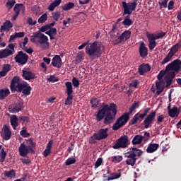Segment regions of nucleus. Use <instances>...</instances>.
Masks as SVG:
<instances>
[{
    "instance_id": "obj_1",
    "label": "nucleus",
    "mask_w": 181,
    "mask_h": 181,
    "mask_svg": "<svg viewBox=\"0 0 181 181\" xmlns=\"http://www.w3.org/2000/svg\"><path fill=\"white\" fill-rule=\"evenodd\" d=\"M117 115V105L112 103L110 105H105L96 115V121H101L105 117L104 124H112Z\"/></svg>"
},
{
    "instance_id": "obj_2",
    "label": "nucleus",
    "mask_w": 181,
    "mask_h": 181,
    "mask_svg": "<svg viewBox=\"0 0 181 181\" xmlns=\"http://www.w3.org/2000/svg\"><path fill=\"white\" fill-rule=\"evenodd\" d=\"M104 52V45L100 42H94L93 43H89L86 48V53L88 54L90 59H97L103 54Z\"/></svg>"
},
{
    "instance_id": "obj_3",
    "label": "nucleus",
    "mask_w": 181,
    "mask_h": 181,
    "mask_svg": "<svg viewBox=\"0 0 181 181\" xmlns=\"http://www.w3.org/2000/svg\"><path fill=\"white\" fill-rule=\"evenodd\" d=\"M30 42L37 45L40 47L46 50V49L49 48V38L47 36L45 35V34L40 32H35L33 33V36H31Z\"/></svg>"
},
{
    "instance_id": "obj_4",
    "label": "nucleus",
    "mask_w": 181,
    "mask_h": 181,
    "mask_svg": "<svg viewBox=\"0 0 181 181\" xmlns=\"http://www.w3.org/2000/svg\"><path fill=\"white\" fill-rule=\"evenodd\" d=\"M144 151L136 148H130L127 150V152L124 153V158H127L126 160L127 165L134 166L136 162L137 158L142 156Z\"/></svg>"
},
{
    "instance_id": "obj_5",
    "label": "nucleus",
    "mask_w": 181,
    "mask_h": 181,
    "mask_svg": "<svg viewBox=\"0 0 181 181\" xmlns=\"http://www.w3.org/2000/svg\"><path fill=\"white\" fill-rule=\"evenodd\" d=\"M108 136V128L100 129L98 133H94L89 139V144H95L97 141H102Z\"/></svg>"
},
{
    "instance_id": "obj_6",
    "label": "nucleus",
    "mask_w": 181,
    "mask_h": 181,
    "mask_svg": "<svg viewBox=\"0 0 181 181\" xmlns=\"http://www.w3.org/2000/svg\"><path fill=\"white\" fill-rule=\"evenodd\" d=\"M26 86H28V83H19V77L15 76L11 81L10 88L11 91H18V93H21L25 89Z\"/></svg>"
},
{
    "instance_id": "obj_7",
    "label": "nucleus",
    "mask_w": 181,
    "mask_h": 181,
    "mask_svg": "<svg viewBox=\"0 0 181 181\" xmlns=\"http://www.w3.org/2000/svg\"><path fill=\"white\" fill-rule=\"evenodd\" d=\"M129 120V113H124L114 124L112 127L113 131H118L121 127H124Z\"/></svg>"
},
{
    "instance_id": "obj_8",
    "label": "nucleus",
    "mask_w": 181,
    "mask_h": 181,
    "mask_svg": "<svg viewBox=\"0 0 181 181\" xmlns=\"http://www.w3.org/2000/svg\"><path fill=\"white\" fill-rule=\"evenodd\" d=\"M180 59H175L167 65L165 68L166 73H173L174 74L175 73H179L180 71Z\"/></svg>"
},
{
    "instance_id": "obj_9",
    "label": "nucleus",
    "mask_w": 181,
    "mask_h": 181,
    "mask_svg": "<svg viewBox=\"0 0 181 181\" xmlns=\"http://www.w3.org/2000/svg\"><path fill=\"white\" fill-rule=\"evenodd\" d=\"M128 142H129V138L127 135L120 136L113 146L114 149L125 148H128Z\"/></svg>"
},
{
    "instance_id": "obj_10",
    "label": "nucleus",
    "mask_w": 181,
    "mask_h": 181,
    "mask_svg": "<svg viewBox=\"0 0 181 181\" xmlns=\"http://www.w3.org/2000/svg\"><path fill=\"white\" fill-rule=\"evenodd\" d=\"M122 4L124 8V15H131L136 8V2L127 3L123 1Z\"/></svg>"
},
{
    "instance_id": "obj_11",
    "label": "nucleus",
    "mask_w": 181,
    "mask_h": 181,
    "mask_svg": "<svg viewBox=\"0 0 181 181\" xmlns=\"http://www.w3.org/2000/svg\"><path fill=\"white\" fill-rule=\"evenodd\" d=\"M129 37H131V31L126 30L119 37L112 36V40L115 42V43H121L122 42H124V40H128Z\"/></svg>"
},
{
    "instance_id": "obj_12",
    "label": "nucleus",
    "mask_w": 181,
    "mask_h": 181,
    "mask_svg": "<svg viewBox=\"0 0 181 181\" xmlns=\"http://www.w3.org/2000/svg\"><path fill=\"white\" fill-rule=\"evenodd\" d=\"M28 59H29V56L23 52L20 51L18 52V54L14 57L16 63H18L19 64H26L28 63Z\"/></svg>"
},
{
    "instance_id": "obj_13",
    "label": "nucleus",
    "mask_w": 181,
    "mask_h": 181,
    "mask_svg": "<svg viewBox=\"0 0 181 181\" xmlns=\"http://www.w3.org/2000/svg\"><path fill=\"white\" fill-rule=\"evenodd\" d=\"M156 117V112L152 111L150 114H148L144 121V128H149L152 127V124H153V121H155V117Z\"/></svg>"
},
{
    "instance_id": "obj_14",
    "label": "nucleus",
    "mask_w": 181,
    "mask_h": 181,
    "mask_svg": "<svg viewBox=\"0 0 181 181\" xmlns=\"http://www.w3.org/2000/svg\"><path fill=\"white\" fill-rule=\"evenodd\" d=\"M1 135L5 141H9L11 136H12V132L9 127L4 125L1 129Z\"/></svg>"
},
{
    "instance_id": "obj_15",
    "label": "nucleus",
    "mask_w": 181,
    "mask_h": 181,
    "mask_svg": "<svg viewBox=\"0 0 181 181\" xmlns=\"http://www.w3.org/2000/svg\"><path fill=\"white\" fill-rule=\"evenodd\" d=\"M30 151H32L30 149V147L26 146L25 143H22L18 147L19 155L23 158H25V156H28V154L29 153V152H30Z\"/></svg>"
},
{
    "instance_id": "obj_16",
    "label": "nucleus",
    "mask_w": 181,
    "mask_h": 181,
    "mask_svg": "<svg viewBox=\"0 0 181 181\" xmlns=\"http://www.w3.org/2000/svg\"><path fill=\"white\" fill-rule=\"evenodd\" d=\"M10 107V112H12V114H16V112L22 111L23 108V103H22V102L18 101L16 103L11 105Z\"/></svg>"
},
{
    "instance_id": "obj_17",
    "label": "nucleus",
    "mask_w": 181,
    "mask_h": 181,
    "mask_svg": "<svg viewBox=\"0 0 181 181\" xmlns=\"http://www.w3.org/2000/svg\"><path fill=\"white\" fill-rule=\"evenodd\" d=\"M22 73L24 80H35V73L30 71V69H24L22 70Z\"/></svg>"
},
{
    "instance_id": "obj_18",
    "label": "nucleus",
    "mask_w": 181,
    "mask_h": 181,
    "mask_svg": "<svg viewBox=\"0 0 181 181\" xmlns=\"http://www.w3.org/2000/svg\"><path fill=\"white\" fill-rule=\"evenodd\" d=\"M146 35L148 40V48L150 50H153V48L156 47V40L149 33H146Z\"/></svg>"
},
{
    "instance_id": "obj_19",
    "label": "nucleus",
    "mask_w": 181,
    "mask_h": 181,
    "mask_svg": "<svg viewBox=\"0 0 181 181\" xmlns=\"http://www.w3.org/2000/svg\"><path fill=\"white\" fill-rule=\"evenodd\" d=\"M62 58L59 55H55L52 59V65L57 69L62 68Z\"/></svg>"
},
{
    "instance_id": "obj_20",
    "label": "nucleus",
    "mask_w": 181,
    "mask_h": 181,
    "mask_svg": "<svg viewBox=\"0 0 181 181\" xmlns=\"http://www.w3.org/2000/svg\"><path fill=\"white\" fill-rule=\"evenodd\" d=\"M156 95H159L163 90H165V81H158L156 83Z\"/></svg>"
},
{
    "instance_id": "obj_21",
    "label": "nucleus",
    "mask_w": 181,
    "mask_h": 181,
    "mask_svg": "<svg viewBox=\"0 0 181 181\" xmlns=\"http://www.w3.org/2000/svg\"><path fill=\"white\" fill-rule=\"evenodd\" d=\"M13 11L15 13H20L21 11L23 13V15H25V13L26 12V7L23 4H16L13 8Z\"/></svg>"
},
{
    "instance_id": "obj_22",
    "label": "nucleus",
    "mask_w": 181,
    "mask_h": 181,
    "mask_svg": "<svg viewBox=\"0 0 181 181\" xmlns=\"http://www.w3.org/2000/svg\"><path fill=\"white\" fill-rule=\"evenodd\" d=\"M180 113V111L176 106H174L171 110L168 111V115L171 118H177Z\"/></svg>"
},
{
    "instance_id": "obj_23",
    "label": "nucleus",
    "mask_w": 181,
    "mask_h": 181,
    "mask_svg": "<svg viewBox=\"0 0 181 181\" xmlns=\"http://www.w3.org/2000/svg\"><path fill=\"white\" fill-rule=\"evenodd\" d=\"M139 53L141 57H146L148 56V48L146 47L144 42L140 43Z\"/></svg>"
},
{
    "instance_id": "obj_24",
    "label": "nucleus",
    "mask_w": 181,
    "mask_h": 181,
    "mask_svg": "<svg viewBox=\"0 0 181 181\" xmlns=\"http://www.w3.org/2000/svg\"><path fill=\"white\" fill-rule=\"evenodd\" d=\"M149 70H151V66H149L148 64H141L139 67V73L141 76L145 73H148Z\"/></svg>"
},
{
    "instance_id": "obj_25",
    "label": "nucleus",
    "mask_w": 181,
    "mask_h": 181,
    "mask_svg": "<svg viewBox=\"0 0 181 181\" xmlns=\"http://www.w3.org/2000/svg\"><path fill=\"white\" fill-rule=\"evenodd\" d=\"M10 122L13 129H16V127L19 125V119L15 115L10 117Z\"/></svg>"
},
{
    "instance_id": "obj_26",
    "label": "nucleus",
    "mask_w": 181,
    "mask_h": 181,
    "mask_svg": "<svg viewBox=\"0 0 181 181\" xmlns=\"http://www.w3.org/2000/svg\"><path fill=\"white\" fill-rule=\"evenodd\" d=\"M158 148H159V144H150L146 148V152L147 153H153V152L158 151Z\"/></svg>"
},
{
    "instance_id": "obj_27",
    "label": "nucleus",
    "mask_w": 181,
    "mask_h": 181,
    "mask_svg": "<svg viewBox=\"0 0 181 181\" xmlns=\"http://www.w3.org/2000/svg\"><path fill=\"white\" fill-rule=\"evenodd\" d=\"M61 4L62 0H54L49 5L47 9L49 11V12H53V11H54V9H56V8H57V6H59V5Z\"/></svg>"
},
{
    "instance_id": "obj_28",
    "label": "nucleus",
    "mask_w": 181,
    "mask_h": 181,
    "mask_svg": "<svg viewBox=\"0 0 181 181\" xmlns=\"http://www.w3.org/2000/svg\"><path fill=\"white\" fill-rule=\"evenodd\" d=\"M142 141H144V136L137 134L133 138L132 144V145H141Z\"/></svg>"
},
{
    "instance_id": "obj_29",
    "label": "nucleus",
    "mask_w": 181,
    "mask_h": 181,
    "mask_svg": "<svg viewBox=\"0 0 181 181\" xmlns=\"http://www.w3.org/2000/svg\"><path fill=\"white\" fill-rule=\"evenodd\" d=\"M13 25L12 23L9 21H6L3 25H1V32H9V30L11 29V28H13Z\"/></svg>"
},
{
    "instance_id": "obj_30",
    "label": "nucleus",
    "mask_w": 181,
    "mask_h": 181,
    "mask_svg": "<svg viewBox=\"0 0 181 181\" xmlns=\"http://www.w3.org/2000/svg\"><path fill=\"white\" fill-rule=\"evenodd\" d=\"M12 54V51H10L9 49H2L0 51V59H5Z\"/></svg>"
},
{
    "instance_id": "obj_31",
    "label": "nucleus",
    "mask_w": 181,
    "mask_h": 181,
    "mask_svg": "<svg viewBox=\"0 0 181 181\" xmlns=\"http://www.w3.org/2000/svg\"><path fill=\"white\" fill-rule=\"evenodd\" d=\"M180 44L177 43L175 45H173L170 52H168L171 56L174 57L175 54H176V53H177V52H179V49H180Z\"/></svg>"
},
{
    "instance_id": "obj_32",
    "label": "nucleus",
    "mask_w": 181,
    "mask_h": 181,
    "mask_svg": "<svg viewBox=\"0 0 181 181\" xmlns=\"http://www.w3.org/2000/svg\"><path fill=\"white\" fill-rule=\"evenodd\" d=\"M11 94V91L8 88L0 90V100H5L8 95Z\"/></svg>"
},
{
    "instance_id": "obj_33",
    "label": "nucleus",
    "mask_w": 181,
    "mask_h": 181,
    "mask_svg": "<svg viewBox=\"0 0 181 181\" xmlns=\"http://www.w3.org/2000/svg\"><path fill=\"white\" fill-rule=\"evenodd\" d=\"M67 95H73V84L70 81L65 83Z\"/></svg>"
},
{
    "instance_id": "obj_34",
    "label": "nucleus",
    "mask_w": 181,
    "mask_h": 181,
    "mask_svg": "<svg viewBox=\"0 0 181 181\" xmlns=\"http://www.w3.org/2000/svg\"><path fill=\"white\" fill-rule=\"evenodd\" d=\"M5 158H6V151H5V148L0 146V162L4 163L5 161Z\"/></svg>"
},
{
    "instance_id": "obj_35",
    "label": "nucleus",
    "mask_w": 181,
    "mask_h": 181,
    "mask_svg": "<svg viewBox=\"0 0 181 181\" xmlns=\"http://www.w3.org/2000/svg\"><path fill=\"white\" fill-rule=\"evenodd\" d=\"M175 78V74L170 73V76L165 77V81H166V87H169L170 84H172V82L173 81V78Z\"/></svg>"
},
{
    "instance_id": "obj_36",
    "label": "nucleus",
    "mask_w": 181,
    "mask_h": 181,
    "mask_svg": "<svg viewBox=\"0 0 181 181\" xmlns=\"http://www.w3.org/2000/svg\"><path fill=\"white\" fill-rule=\"evenodd\" d=\"M45 33L48 35L51 39H54L52 36H54L56 33H57V30L54 28H49Z\"/></svg>"
},
{
    "instance_id": "obj_37",
    "label": "nucleus",
    "mask_w": 181,
    "mask_h": 181,
    "mask_svg": "<svg viewBox=\"0 0 181 181\" xmlns=\"http://www.w3.org/2000/svg\"><path fill=\"white\" fill-rule=\"evenodd\" d=\"M16 175V173L13 170H11L10 171H7L4 173V176L6 177H8V179H13L15 176Z\"/></svg>"
},
{
    "instance_id": "obj_38",
    "label": "nucleus",
    "mask_w": 181,
    "mask_h": 181,
    "mask_svg": "<svg viewBox=\"0 0 181 181\" xmlns=\"http://www.w3.org/2000/svg\"><path fill=\"white\" fill-rule=\"evenodd\" d=\"M73 8H74V3L69 2L65 4L62 7V9L63 11H70V9H73Z\"/></svg>"
},
{
    "instance_id": "obj_39",
    "label": "nucleus",
    "mask_w": 181,
    "mask_h": 181,
    "mask_svg": "<svg viewBox=\"0 0 181 181\" xmlns=\"http://www.w3.org/2000/svg\"><path fill=\"white\" fill-rule=\"evenodd\" d=\"M173 57V55H171L169 52L167 54V56L163 59L161 62V64H166V63H169L170 60H172V58Z\"/></svg>"
},
{
    "instance_id": "obj_40",
    "label": "nucleus",
    "mask_w": 181,
    "mask_h": 181,
    "mask_svg": "<svg viewBox=\"0 0 181 181\" xmlns=\"http://www.w3.org/2000/svg\"><path fill=\"white\" fill-rule=\"evenodd\" d=\"M124 26H131L132 25V20L129 18V16H127L122 22Z\"/></svg>"
},
{
    "instance_id": "obj_41",
    "label": "nucleus",
    "mask_w": 181,
    "mask_h": 181,
    "mask_svg": "<svg viewBox=\"0 0 181 181\" xmlns=\"http://www.w3.org/2000/svg\"><path fill=\"white\" fill-rule=\"evenodd\" d=\"M150 35L156 40H158V39H162V37H163L165 35H166V33H159L156 35L155 34H151Z\"/></svg>"
},
{
    "instance_id": "obj_42",
    "label": "nucleus",
    "mask_w": 181,
    "mask_h": 181,
    "mask_svg": "<svg viewBox=\"0 0 181 181\" xmlns=\"http://www.w3.org/2000/svg\"><path fill=\"white\" fill-rule=\"evenodd\" d=\"M30 90H32V88L30 87V86H29V84H28L27 86H25L24 89H23L22 93L25 95H29V94H30Z\"/></svg>"
},
{
    "instance_id": "obj_43",
    "label": "nucleus",
    "mask_w": 181,
    "mask_h": 181,
    "mask_svg": "<svg viewBox=\"0 0 181 181\" xmlns=\"http://www.w3.org/2000/svg\"><path fill=\"white\" fill-rule=\"evenodd\" d=\"M73 103V95H67V98L65 100V105H71Z\"/></svg>"
},
{
    "instance_id": "obj_44",
    "label": "nucleus",
    "mask_w": 181,
    "mask_h": 181,
    "mask_svg": "<svg viewBox=\"0 0 181 181\" xmlns=\"http://www.w3.org/2000/svg\"><path fill=\"white\" fill-rule=\"evenodd\" d=\"M27 144H28V147L30 148V150L33 151V148H35V147L36 146V144H35V142H33V140L32 139H29L27 141Z\"/></svg>"
},
{
    "instance_id": "obj_45",
    "label": "nucleus",
    "mask_w": 181,
    "mask_h": 181,
    "mask_svg": "<svg viewBox=\"0 0 181 181\" xmlns=\"http://www.w3.org/2000/svg\"><path fill=\"white\" fill-rule=\"evenodd\" d=\"M47 21V14L44 13L38 18V23H45Z\"/></svg>"
},
{
    "instance_id": "obj_46",
    "label": "nucleus",
    "mask_w": 181,
    "mask_h": 181,
    "mask_svg": "<svg viewBox=\"0 0 181 181\" xmlns=\"http://www.w3.org/2000/svg\"><path fill=\"white\" fill-rule=\"evenodd\" d=\"M81 60H84V52L81 51L78 53L76 56V61L80 62Z\"/></svg>"
},
{
    "instance_id": "obj_47",
    "label": "nucleus",
    "mask_w": 181,
    "mask_h": 181,
    "mask_svg": "<svg viewBox=\"0 0 181 181\" xmlns=\"http://www.w3.org/2000/svg\"><path fill=\"white\" fill-rule=\"evenodd\" d=\"M16 4V1L15 0H8L6 4V8L8 9H12L13 8V5Z\"/></svg>"
},
{
    "instance_id": "obj_48",
    "label": "nucleus",
    "mask_w": 181,
    "mask_h": 181,
    "mask_svg": "<svg viewBox=\"0 0 181 181\" xmlns=\"http://www.w3.org/2000/svg\"><path fill=\"white\" fill-rule=\"evenodd\" d=\"M74 163H76V158H69L65 162V165L66 166H70V165H73Z\"/></svg>"
},
{
    "instance_id": "obj_49",
    "label": "nucleus",
    "mask_w": 181,
    "mask_h": 181,
    "mask_svg": "<svg viewBox=\"0 0 181 181\" xmlns=\"http://www.w3.org/2000/svg\"><path fill=\"white\" fill-rule=\"evenodd\" d=\"M100 100L98 98H93L90 100V103L92 105L93 108H97V105H98Z\"/></svg>"
},
{
    "instance_id": "obj_50",
    "label": "nucleus",
    "mask_w": 181,
    "mask_h": 181,
    "mask_svg": "<svg viewBox=\"0 0 181 181\" xmlns=\"http://www.w3.org/2000/svg\"><path fill=\"white\" fill-rule=\"evenodd\" d=\"M47 81H49V83H56L59 81V78H56L54 75L49 76V78H47Z\"/></svg>"
},
{
    "instance_id": "obj_51",
    "label": "nucleus",
    "mask_w": 181,
    "mask_h": 181,
    "mask_svg": "<svg viewBox=\"0 0 181 181\" xmlns=\"http://www.w3.org/2000/svg\"><path fill=\"white\" fill-rule=\"evenodd\" d=\"M72 84H73L74 87H76V88H78V87L80 86V81H78V79H77V78L73 77Z\"/></svg>"
},
{
    "instance_id": "obj_52",
    "label": "nucleus",
    "mask_w": 181,
    "mask_h": 181,
    "mask_svg": "<svg viewBox=\"0 0 181 181\" xmlns=\"http://www.w3.org/2000/svg\"><path fill=\"white\" fill-rule=\"evenodd\" d=\"M52 15L53 19H54L56 21V22H57L59 21V19L60 18V12H59V11L53 12L52 13Z\"/></svg>"
},
{
    "instance_id": "obj_53",
    "label": "nucleus",
    "mask_w": 181,
    "mask_h": 181,
    "mask_svg": "<svg viewBox=\"0 0 181 181\" xmlns=\"http://www.w3.org/2000/svg\"><path fill=\"white\" fill-rule=\"evenodd\" d=\"M138 119H139L138 114H136L130 121V125H135L138 122Z\"/></svg>"
},
{
    "instance_id": "obj_54",
    "label": "nucleus",
    "mask_w": 181,
    "mask_h": 181,
    "mask_svg": "<svg viewBox=\"0 0 181 181\" xmlns=\"http://www.w3.org/2000/svg\"><path fill=\"white\" fill-rule=\"evenodd\" d=\"M27 22L28 25H30L31 26H33L34 25H36V23H37V21L36 20L33 21V18H32L31 17L28 18Z\"/></svg>"
},
{
    "instance_id": "obj_55",
    "label": "nucleus",
    "mask_w": 181,
    "mask_h": 181,
    "mask_svg": "<svg viewBox=\"0 0 181 181\" xmlns=\"http://www.w3.org/2000/svg\"><path fill=\"white\" fill-rule=\"evenodd\" d=\"M121 160H122V156H116L112 159V162L115 163H119V162H121Z\"/></svg>"
},
{
    "instance_id": "obj_56",
    "label": "nucleus",
    "mask_w": 181,
    "mask_h": 181,
    "mask_svg": "<svg viewBox=\"0 0 181 181\" xmlns=\"http://www.w3.org/2000/svg\"><path fill=\"white\" fill-rule=\"evenodd\" d=\"M121 177L120 174H113L112 176L108 177L107 180H114V179H119Z\"/></svg>"
},
{
    "instance_id": "obj_57",
    "label": "nucleus",
    "mask_w": 181,
    "mask_h": 181,
    "mask_svg": "<svg viewBox=\"0 0 181 181\" xmlns=\"http://www.w3.org/2000/svg\"><path fill=\"white\" fill-rule=\"evenodd\" d=\"M101 163H103V158H99L95 163V169L100 168V166H101Z\"/></svg>"
},
{
    "instance_id": "obj_58",
    "label": "nucleus",
    "mask_w": 181,
    "mask_h": 181,
    "mask_svg": "<svg viewBox=\"0 0 181 181\" xmlns=\"http://www.w3.org/2000/svg\"><path fill=\"white\" fill-rule=\"evenodd\" d=\"M49 29H50V25H49L47 24L46 25H44V26L41 27L40 28V32L45 33V32H47V30H49Z\"/></svg>"
},
{
    "instance_id": "obj_59",
    "label": "nucleus",
    "mask_w": 181,
    "mask_h": 181,
    "mask_svg": "<svg viewBox=\"0 0 181 181\" xmlns=\"http://www.w3.org/2000/svg\"><path fill=\"white\" fill-rule=\"evenodd\" d=\"M3 71H6V73H8L11 71V65L10 64H4L3 65Z\"/></svg>"
},
{
    "instance_id": "obj_60",
    "label": "nucleus",
    "mask_w": 181,
    "mask_h": 181,
    "mask_svg": "<svg viewBox=\"0 0 181 181\" xmlns=\"http://www.w3.org/2000/svg\"><path fill=\"white\" fill-rule=\"evenodd\" d=\"M163 76H165V71H160L159 74L157 76L158 81H163V80H162V78H163Z\"/></svg>"
},
{
    "instance_id": "obj_61",
    "label": "nucleus",
    "mask_w": 181,
    "mask_h": 181,
    "mask_svg": "<svg viewBox=\"0 0 181 181\" xmlns=\"http://www.w3.org/2000/svg\"><path fill=\"white\" fill-rule=\"evenodd\" d=\"M90 43V41H86L85 42H83L82 45H81L78 49V50H83V49L86 47V46H88V44Z\"/></svg>"
},
{
    "instance_id": "obj_62",
    "label": "nucleus",
    "mask_w": 181,
    "mask_h": 181,
    "mask_svg": "<svg viewBox=\"0 0 181 181\" xmlns=\"http://www.w3.org/2000/svg\"><path fill=\"white\" fill-rule=\"evenodd\" d=\"M175 5V2L173 1H170L168 3V11H172L173 9V6Z\"/></svg>"
},
{
    "instance_id": "obj_63",
    "label": "nucleus",
    "mask_w": 181,
    "mask_h": 181,
    "mask_svg": "<svg viewBox=\"0 0 181 181\" xmlns=\"http://www.w3.org/2000/svg\"><path fill=\"white\" fill-rule=\"evenodd\" d=\"M49 153H52V150H49V148H46L45 151H44V153H43V155L44 156L47 157L49 156Z\"/></svg>"
},
{
    "instance_id": "obj_64",
    "label": "nucleus",
    "mask_w": 181,
    "mask_h": 181,
    "mask_svg": "<svg viewBox=\"0 0 181 181\" xmlns=\"http://www.w3.org/2000/svg\"><path fill=\"white\" fill-rule=\"evenodd\" d=\"M14 34H16L17 38L23 37L25 36V33L23 32L15 33Z\"/></svg>"
}]
</instances>
